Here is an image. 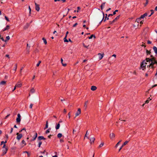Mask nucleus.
Wrapping results in <instances>:
<instances>
[{
	"label": "nucleus",
	"instance_id": "obj_1",
	"mask_svg": "<svg viewBox=\"0 0 157 157\" xmlns=\"http://www.w3.org/2000/svg\"><path fill=\"white\" fill-rule=\"evenodd\" d=\"M151 58H147L146 59L143 61L141 63L140 65V69H142L143 71H145L146 66L147 64V63L149 64V66L151 68L153 67L154 65L156 64L157 65V59L156 60L155 58L153 57L152 55L151 56Z\"/></svg>",
	"mask_w": 157,
	"mask_h": 157
},
{
	"label": "nucleus",
	"instance_id": "obj_2",
	"mask_svg": "<svg viewBox=\"0 0 157 157\" xmlns=\"http://www.w3.org/2000/svg\"><path fill=\"white\" fill-rule=\"evenodd\" d=\"M147 68L148 69L147 72L149 74H151L153 72L154 70V67L153 66V67L151 68V67H150L149 66V65H148L147 66V67H146V69Z\"/></svg>",
	"mask_w": 157,
	"mask_h": 157
},
{
	"label": "nucleus",
	"instance_id": "obj_3",
	"mask_svg": "<svg viewBox=\"0 0 157 157\" xmlns=\"http://www.w3.org/2000/svg\"><path fill=\"white\" fill-rule=\"evenodd\" d=\"M8 150V147H6V148H3L2 149V153L1 155V156H3L6 154Z\"/></svg>",
	"mask_w": 157,
	"mask_h": 157
},
{
	"label": "nucleus",
	"instance_id": "obj_4",
	"mask_svg": "<svg viewBox=\"0 0 157 157\" xmlns=\"http://www.w3.org/2000/svg\"><path fill=\"white\" fill-rule=\"evenodd\" d=\"M17 117L16 119V122L17 123H20L21 120V116L19 113L17 114Z\"/></svg>",
	"mask_w": 157,
	"mask_h": 157
},
{
	"label": "nucleus",
	"instance_id": "obj_5",
	"mask_svg": "<svg viewBox=\"0 0 157 157\" xmlns=\"http://www.w3.org/2000/svg\"><path fill=\"white\" fill-rule=\"evenodd\" d=\"M81 113V110L80 108H78V110L75 114V118L79 115Z\"/></svg>",
	"mask_w": 157,
	"mask_h": 157
},
{
	"label": "nucleus",
	"instance_id": "obj_6",
	"mask_svg": "<svg viewBox=\"0 0 157 157\" xmlns=\"http://www.w3.org/2000/svg\"><path fill=\"white\" fill-rule=\"evenodd\" d=\"M109 136L110 139L113 140L115 138V135L113 133H111L110 134Z\"/></svg>",
	"mask_w": 157,
	"mask_h": 157
},
{
	"label": "nucleus",
	"instance_id": "obj_7",
	"mask_svg": "<svg viewBox=\"0 0 157 157\" xmlns=\"http://www.w3.org/2000/svg\"><path fill=\"white\" fill-rule=\"evenodd\" d=\"M16 134L17 135V138L18 140H19L22 137V135L21 134L17 133Z\"/></svg>",
	"mask_w": 157,
	"mask_h": 157
},
{
	"label": "nucleus",
	"instance_id": "obj_8",
	"mask_svg": "<svg viewBox=\"0 0 157 157\" xmlns=\"http://www.w3.org/2000/svg\"><path fill=\"white\" fill-rule=\"evenodd\" d=\"M35 9L36 10H37V11H39L40 10L39 5L37 4L36 2H35Z\"/></svg>",
	"mask_w": 157,
	"mask_h": 157
},
{
	"label": "nucleus",
	"instance_id": "obj_9",
	"mask_svg": "<svg viewBox=\"0 0 157 157\" xmlns=\"http://www.w3.org/2000/svg\"><path fill=\"white\" fill-rule=\"evenodd\" d=\"M22 84L21 82H18L16 84V86L18 88L20 87L21 86Z\"/></svg>",
	"mask_w": 157,
	"mask_h": 157
},
{
	"label": "nucleus",
	"instance_id": "obj_10",
	"mask_svg": "<svg viewBox=\"0 0 157 157\" xmlns=\"http://www.w3.org/2000/svg\"><path fill=\"white\" fill-rule=\"evenodd\" d=\"M37 133L36 132H35L34 133V136L32 137V140H33V141L34 140L36 139V138L37 137Z\"/></svg>",
	"mask_w": 157,
	"mask_h": 157
},
{
	"label": "nucleus",
	"instance_id": "obj_11",
	"mask_svg": "<svg viewBox=\"0 0 157 157\" xmlns=\"http://www.w3.org/2000/svg\"><path fill=\"white\" fill-rule=\"evenodd\" d=\"M98 58L100 60L103 57V54H101V53H98Z\"/></svg>",
	"mask_w": 157,
	"mask_h": 157
},
{
	"label": "nucleus",
	"instance_id": "obj_12",
	"mask_svg": "<svg viewBox=\"0 0 157 157\" xmlns=\"http://www.w3.org/2000/svg\"><path fill=\"white\" fill-rule=\"evenodd\" d=\"M120 18V15H119L117 17L113 20V21L111 23L115 22L117 21V19H118Z\"/></svg>",
	"mask_w": 157,
	"mask_h": 157
},
{
	"label": "nucleus",
	"instance_id": "obj_13",
	"mask_svg": "<svg viewBox=\"0 0 157 157\" xmlns=\"http://www.w3.org/2000/svg\"><path fill=\"white\" fill-rule=\"evenodd\" d=\"M90 143L91 144L92 143H94L95 140V138L94 137H91L90 139Z\"/></svg>",
	"mask_w": 157,
	"mask_h": 157
},
{
	"label": "nucleus",
	"instance_id": "obj_14",
	"mask_svg": "<svg viewBox=\"0 0 157 157\" xmlns=\"http://www.w3.org/2000/svg\"><path fill=\"white\" fill-rule=\"evenodd\" d=\"M153 48L155 53L157 55V48L155 46H154Z\"/></svg>",
	"mask_w": 157,
	"mask_h": 157
},
{
	"label": "nucleus",
	"instance_id": "obj_15",
	"mask_svg": "<svg viewBox=\"0 0 157 157\" xmlns=\"http://www.w3.org/2000/svg\"><path fill=\"white\" fill-rule=\"evenodd\" d=\"M97 87L95 86H92L91 87V90L93 91H94L97 89Z\"/></svg>",
	"mask_w": 157,
	"mask_h": 157
},
{
	"label": "nucleus",
	"instance_id": "obj_16",
	"mask_svg": "<svg viewBox=\"0 0 157 157\" xmlns=\"http://www.w3.org/2000/svg\"><path fill=\"white\" fill-rule=\"evenodd\" d=\"M38 139L39 140H45V138H44L43 136H39L38 137Z\"/></svg>",
	"mask_w": 157,
	"mask_h": 157
},
{
	"label": "nucleus",
	"instance_id": "obj_17",
	"mask_svg": "<svg viewBox=\"0 0 157 157\" xmlns=\"http://www.w3.org/2000/svg\"><path fill=\"white\" fill-rule=\"evenodd\" d=\"M10 29V27L9 25H7L6 28H4L2 30L3 32L4 31Z\"/></svg>",
	"mask_w": 157,
	"mask_h": 157
},
{
	"label": "nucleus",
	"instance_id": "obj_18",
	"mask_svg": "<svg viewBox=\"0 0 157 157\" xmlns=\"http://www.w3.org/2000/svg\"><path fill=\"white\" fill-rule=\"evenodd\" d=\"M146 53L147 55H151V52H150V51H148L147 50H146Z\"/></svg>",
	"mask_w": 157,
	"mask_h": 157
},
{
	"label": "nucleus",
	"instance_id": "obj_19",
	"mask_svg": "<svg viewBox=\"0 0 157 157\" xmlns=\"http://www.w3.org/2000/svg\"><path fill=\"white\" fill-rule=\"evenodd\" d=\"M6 81H1L0 82V85H6Z\"/></svg>",
	"mask_w": 157,
	"mask_h": 157
},
{
	"label": "nucleus",
	"instance_id": "obj_20",
	"mask_svg": "<svg viewBox=\"0 0 157 157\" xmlns=\"http://www.w3.org/2000/svg\"><path fill=\"white\" fill-rule=\"evenodd\" d=\"M147 15V13H145L143 15H141L140 18L141 19L144 18Z\"/></svg>",
	"mask_w": 157,
	"mask_h": 157
},
{
	"label": "nucleus",
	"instance_id": "obj_21",
	"mask_svg": "<svg viewBox=\"0 0 157 157\" xmlns=\"http://www.w3.org/2000/svg\"><path fill=\"white\" fill-rule=\"evenodd\" d=\"M35 91V90L33 88H32L30 90V92L32 94L34 93Z\"/></svg>",
	"mask_w": 157,
	"mask_h": 157
},
{
	"label": "nucleus",
	"instance_id": "obj_22",
	"mask_svg": "<svg viewBox=\"0 0 157 157\" xmlns=\"http://www.w3.org/2000/svg\"><path fill=\"white\" fill-rule=\"evenodd\" d=\"M88 135H89V134L88 132V131H87L86 132V134L85 135L84 139H85L86 137L87 139H89V137L88 136Z\"/></svg>",
	"mask_w": 157,
	"mask_h": 157
},
{
	"label": "nucleus",
	"instance_id": "obj_23",
	"mask_svg": "<svg viewBox=\"0 0 157 157\" xmlns=\"http://www.w3.org/2000/svg\"><path fill=\"white\" fill-rule=\"evenodd\" d=\"M151 100V98H149L147 99L145 101V103H149L150 100Z\"/></svg>",
	"mask_w": 157,
	"mask_h": 157
},
{
	"label": "nucleus",
	"instance_id": "obj_24",
	"mask_svg": "<svg viewBox=\"0 0 157 157\" xmlns=\"http://www.w3.org/2000/svg\"><path fill=\"white\" fill-rule=\"evenodd\" d=\"M105 3V2H103L102 4L101 5V10L103 9V7H104Z\"/></svg>",
	"mask_w": 157,
	"mask_h": 157
},
{
	"label": "nucleus",
	"instance_id": "obj_25",
	"mask_svg": "<svg viewBox=\"0 0 157 157\" xmlns=\"http://www.w3.org/2000/svg\"><path fill=\"white\" fill-rule=\"evenodd\" d=\"M60 126V124L59 123H58V124H57V125L56 126V130L59 129V128Z\"/></svg>",
	"mask_w": 157,
	"mask_h": 157
},
{
	"label": "nucleus",
	"instance_id": "obj_26",
	"mask_svg": "<svg viewBox=\"0 0 157 157\" xmlns=\"http://www.w3.org/2000/svg\"><path fill=\"white\" fill-rule=\"evenodd\" d=\"M121 140H120L117 143V144L115 146V147L116 148H117L118 146V145H119V144H120V143H121Z\"/></svg>",
	"mask_w": 157,
	"mask_h": 157
},
{
	"label": "nucleus",
	"instance_id": "obj_27",
	"mask_svg": "<svg viewBox=\"0 0 157 157\" xmlns=\"http://www.w3.org/2000/svg\"><path fill=\"white\" fill-rule=\"evenodd\" d=\"M17 64H16L15 65V67H14V68L13 69V70L14 71V72H15V71L16 70V69H17Z\"/></svg>",
	"mask_w": 157,
	"mask_h": 157
},
{
	"label": "nucleus",
	"instance_id": "obj_28",
	"mask_svg": "<svg viewBox=\"0 0 157 157\" xmlns=\"http://www.w3.org/2000/svg\"><path fill=\"white\" fill-rule=\"evenodd\" d=\"M141 18H140H140H137L136 19V21L137 22V23H139V22H140V21H141Z\"/></svg>",
	"mask_w": 157,
	"mask_h": 157
},
{
	"label": "nucleus",
	"instance_id": "obj_29",
	"mask_svg": "<svg viewBox=\"0 0 157 157\" xmlns=\"http://www.w3.org/2000/svg\"><path fill=\"white\" fill-rule=\"evenodd\" d=\"M94 37V38H95V36L94 35L92 34V35H91L89 37H88V38H89V39H91L92 38V37Z\"/></svg>",
	"mask_w": 157,
	"mask_h": 157
},
{
	"label": "nucleus",
	"instance_id": "obj_30",
	"mask_svg": "<svg viewBox=\"0 0 157 157\" xmlns=\"http://www.w3.org/2000/svg\"><path fill=\"white\" fill-rule=\"evenodd\" d=\"M62 134L61 133H59L57 135V137L59 138H60L62 136Z\"/></svg>",
	"mask_w": 157,
	"mask_h": 157
},
{
	"label": "nucleus",
	"instance_id": "obj_31",
	"mask_svg": "<svg viewBox=\"0 0 157 157\" xmlns=\"http://www.w3.org/2000/svg\"><path fill=\"white\" fill-rule=\"evenodd\" d=\"M42 40H43L44 43L45 44H47V41H46V39L45 38H43V39H42Z\"/></svg>",
	"mask_w": 157,
	"mask_h": 157
},
{
	"label": "nucleus",
	"instance_id": "obj_32",
	"mask_svg": "<svg viewBox=\"0 0 157 157\" xmlns=\"http://www.w3.org/2000/svg\"><path fill=\"white\" fill-rule=\"evenodd\" d=\"M67 37H66V36H65L64 38V42H68V40L67 39H66Z\"/></svg>",
	"mask_w": 157,
	"mask_h": 157
},
{
	"label": "nucleus",
	"instance_id": "obj_33",
	"mask_svg": "<svg viewBox=\"0 0 157 157\" xmlns=\"http://www.w3.org/2000/svg\"><path fill=\"white\" fill-rule=\"evenodd\" d=\"M128 141H126L123 144H122V145L124 146L125 145H126L128 143Z\"/></svg>",
	"mask_w": 157,
	"mask_h": 157
},
{
	"label": "nucleus",
	"instance_id": "obj_34",
	"mask_svg": "<svg viewBox=\"0 0 157 157\" xmlns=\"http://www.w3.org/2000/svg\"><path fill=\"white\" fill-rule=\"evenodd\" d=\"M104 145V143H101L99 145V147H102V146H103Z\"/></svg>",
	"mask_w": 157,
	"mask_h": 157
},
{
	"label": "nucleus",
	"instance_id": "obj_35",
	"mask_svg": "<svg viewBox=\"0 0 157 157\" xmlns=\"http://www.w3.org/2000/svg\"><path fill=\"white\" fill-rule=\"evenodd\" d=\"M22 144H24V145L23 146V147L26 144V143L25 140H23L22 141Z\"/></svg>",
	"mask_w": 157,
	"mask_h": 157
},
{
	"label": "nucleus",
	"instance_id": "obj_36",
	"mask_svg": "<svg viewBox=\"0 0 157 157\" xmlns=\"http://www.w3.org/2000/svg\"><path fill=\"white\" fill-rule=\"evenodd\" d=\"M48 128V121H47L46 122V126L45 127V128Z\"/></svg>",
	"mask_w": 157,
	"mask_h": 157
},
{
	"label": "nucleus",
	"instance_id": "obj_37",
	"mask_svg": "<svg viewBox=\"0 0 157 157\" xmlns=\"http://www.w3.org/2000/svg\"><path fill=\"white\" fill-rule=\"evenodd\" d=\"M42 144V142L41 141H40L38 143V147H40V146Z\"/></svg>",
	"mask_w": 157,
	"mask_h": 157
},
{
	"label": "nucleus",
	"instance_id": "obj_38",
	"mask_svg": "<svg viewBox=\"0 0 157 157\" xmlns=\"http://www.w3.org/2000/svg\"><path fill=\"white\" fill-rule=\"evenodd\" d=\"M68 118L70 119L71 118V112H69L68 114Z\"/></svg>",
	"mask_w": 157,
	"mask_h": 157
},
{
	"label": "nucleus",
	"instance_id": "obj_39",
	"mask_svg": "<svg viewBox=\"0 0 157 157\" xmlns=\"http://www.w3.org/2000/svg\"><path fill=\"white\" fill-rule=\"evenodd\" d=\"M6 147H8L6 146V144H3V145L2 147V149L6 148Z\"/></svg>",
	"mask_w": 157,
	"mask_h": 157
},
{
	"label": "nucleus",
	"instance_id": "obj_40",
	"mask_svg": "<svg viewBox=\"0 0 157 157\" xmlns=\"http://www.w3.org/2000/svg\"><path fill=\"white\" fill-rule=\"evenodd\" d=\"M151 14L149 16V17L151 16V15H152L154 13V10H151Z\"/></svg>",
	"mask_w": 157,
	"mask_h": 157
},
{
	"label": "nucleus",
	"instance_id": "obj_41",
	"mask_svg": "<svg viewBox=\"0 0 157 157\" xmlns=\"http://www.w3.org/2000/svg\"><path fill=\"white\" fill-rule=\"evenodd\" d=\"M41 63V61H39L38 62V63L37 64L36 66L38 67L39 66L40 64V63Z\"/></svg>",
	"mask_w": 157,
	"mask_h": 157
},
{
	"label": "nucleus",
	"instance_id": "obj_42",
	"mask_svg": "<svg viewBox=\"0 0 157 157\" xmlns=\"http://www.w3.org/2000/svg\"><path fill=\"white\" fill-rule=\"evenodd\" d=\"M88 102V101H86L85 102V106H86V107H87V104Z\"/></svg>",
	"mask_w": 157,
	"mask_h": 157
},
{
	"label": "nucleus",
	"instance_id": "obj_43",
	"mask_svg": "<svg viewBox=\"0 0 157 157\" xmlns=\"http://www.w3.org/2000/svg\"><path fill=\"white\" fill-rule=\"evenodd\" d=\"M118 11V10H116L113 12V15H115V14H116V13Z\"/></svg>",
	"mask_w": 157,
	"mask_h": 157
},
{
	"label": "nucleus",
	"instance_id": "obj_44",
	"mask_svg": "<svg viewBox=\"0 0 157 157\" xmlns=\"http://www.w3.org/2000/svg\"><path fill=\"white\" fill-rule=\"evenodd\" d=\"M0 38L3 41H4L5 42H6L7 41V40H4L3 37H2V38Z\"/></svg>",
	"mask_w": 157,
	"mask_h": 157
},
{
	"label": "nucleus",
	"instance_id": "obj_45",
	"mask_svg": "<svg viewBox=\"0 0 157 157\" xmlns=\"http://www.w3.org/2000/svg\"><path fill=\"white\" fill-rule=\"evenodd\" d=\"M24 152L27 153V154H28V156H30V154L28 151H25Z\"/></svg>",
	"mask_w": 157,
	"mask_h": 157
},
{
	"label": "nucleus",
	"instance_id": "obj_46",
	"mask_svg": "<svg viewBox=\"0 0 157 157\" xmlns=\"http://www.w3.org/2000/svg\"><path fill=\"white\" fill-rule=\"evenodd\" d=\"M6 40H9L10 39V37L9 36H8L6 37Z\"/></svg>",
	"mask_w": 157,
	"mask_h": 157
},
{
	"label": "nucleus",
	"instance_id": "obj_47",
	"mask_svg": "<svg viewBox=\"0 0 157 157\" xmlns=\"http://www.w3.org/2000/svg\"><path fill=\"white\" fill-rule=\"evenodd\" d=\"M63 113H64L65 114L67 113V110L65 109H64L63 110Z\"/></svg>",
	"mask_w": 157,
	"mask_h": 157
},
{
	"label": "nucleus",
	"instance_id": "obj_48",
	"mask_svg": "<svg viewBox=\"0 0 157 157\" xmlns=\"http://www.w3.org/2000/svg\"><path fill=\"white\" fill-rule=\"evenodd\" d=\"M5 17L6 19L8 21H9V19L8 18V17L6 16H5Z\"/></svg>",
	"mask_w": 157,
	"mask_h": 157
},
{
	"label": "nucleus",
	"instance_id": "obj_49",
	"mask_svg": "<svg viewBox=\"0 0 157 157\" xmlns=\"http://www.w3.org/2000/svg\"><path fill=\"white\" fill-rule=\"evenodd\" d=\"M124 147V146L122 145L121 147H120L119 151H120L122 149V147Z\"/></svg>",
	"mask_w": 157,
	"mask_h": 157
},
{
	"label": "nucleus",
	"instance_id": "obj_50",
	"mask_svg": "<svg viewBox=\"0 0 157 157\" xmlns=\"http://www.w3.org/2000/svg\"><path fill=\"white\" fill-rule=\"evenodd\" d=\"M33 105V104H31L30 105V106H29L30 108H31V109H32V108Z\"/></svg>",
	"mask_w": 157,
	"mask_h": 157
},
{
	"label": "nucleus",
	"instance_id": "obj_51",
	"mask_svg": "<svg viewBox=\"0 0 157 157\" xmlns=\"http://www.w3.org/2000/svg\"><path fill=\"white\" fill-rule=\"evenodd\" d=\"M77 9H78V10L77 11V12H78V11H79V10H80V8L79 7H77Z\"/></svg>",
	"mask_w": 157,
	"mask_h": 157
},
{
	"label": "nucleus",
	"instance_id": "obj_52",
	"mask_svg": "<svg viewBox=\"0 0 157 157\" xmlns=\"http://www.w3.org/2000/svg\"><path fill=\"white\" fill-rule=\"evenodd\" d=\"M29 13H31V9L30 7V6H29Z\"/></svg>",
	"mask_w": 157,
	"mask_h": 157
},
{
	"label": "nucleus",
	"instance_id": "obj_53",
	"mask_svg": "<svg viewBox=\"0 0 157 157\" xmlns=\"http://www.w3.org/2000/svg\"><path fill=\"white\" fill-rule=\"evenodd\" d=\"M105 15H106V17H105V19L104 20V21H105V19H107V20H108L109 19V17H107V14H105Z\"/></svg>",
	"mask_w": 157,
	"mask_h": 157
},
{
	"label": "nucleus",
	"instance_id": "obj_54",
	"mask_svg": "<svg viewBox=\"0 0 157 157\" xmlns=\"http://www.w3.org/2000/svg\"><path fill=\"white\" fill-rule=\"evenodd\" d=\"M49 132H50V131H49V129H47V130L46 131V133H49Z\"/></svg>",
	"mask_w": 157,
	"mask_h": 157
},
{
	"label": "nucleus",
	"instance_id": "obj_55",
	"mask_svg": "<svg viewBox=\"0 0 157 157\" xmlns=\"http://www.w3.org/2000/svg\"><path fill=\"white\" fill-rule=\"evenodd\" d=\"M143 22H144V21L143 20H142L140 21V23L141 25H142V24H143Z\"/></svg>",
	"mask_w": 157,
	"mask_h": 157
},
{
	"label": "nucleus",
	"instance_id": "obj_56",
	"mask_svg": "<svg viewBox=\"0 0 157 157\" xmlns=\"http://www.w3.org/2000/svg\"><path fill=\"white\" fill-rule=\"evenodd\" d=\"M60 143H63L64 142V140L63 139H61L60 140Z\"/></svg>",
	"mask_w": 157,
	"mask_h": 157
},
{
	"label": "nucleus",
	"instance_id": "obj_57",
	"mask_svg": "<svg viewBox=\"0 0 157 157\" xmlns=\"http://www.w3.org/2000/svg\"><path fill=\"white\" fill-rule=\"evenodd\" d=\"M83 44L84 47L86 48H88V47L89 46V45H88V46H86L84 44Z\"/></svg>",
	"mask_w": 157,
	"mask_h": 157
},
{
	"label": "nucleus",
	"instance_id": "obj_58",
	"mask_svg": "<svg viewBox=\"0 0 157 157\" xmlns=\"http://www.w3.org/2000/svg\"><path fill=\"white\" fill-rule=\"evenodd\" d=\"M77 24H78L77 23H75V24H74L73 25V27H75L77 25Z\"/></svg>",
	"mask_w": 157,
	"mask_h": 157
},
{
	"label": "nucleus",
	"instance_id": "obj_59",
	"mask_svg": "<svg viewBox=\"0 0 157 157\" xmlns=\"http://www.w3.org/2000/svg\"><path fill=\"white\" fill-rule=\"evenodd\" d=\"M17 87L15 85L13 89V91L15 90Z\"/></svg>",
	"mask_w": 157,
	"mask_h": 157
},
{
	"label": "nucleus",
	"instance_id": "obj_60",
	"mask_svg": "<svg viewBox=\"0 0 157 157\" xmlns=\"http://www.w3.org/2000/svg\"><path fill=\"white\" fill-rule=\"evenodd\" d=\"M149 74L148 73H146V74H145V75L146 76H148V75Z\"/></svg>",
	"mask_w": 157,
	"mask_h": 157
},
{
	"label": "nucleus",
	"instance_id": "obj_61",
	"mask_svg": "<svg viewBox=\"0 0 157 157\" xmlns=\"http://www.w3.org/2000/svg\"><path fill=\"white\" fill-rule=\"evenodd\" d=\"M68 31H67L66 32V36H66L67 37V35H68Z\"/></svg>",
	"mask_w": 157,
	"mask_h": 157
},
{
	"label": "nucleus",
	"instance_id": "obj_62",
	"mask_svg": "<svg viewBox=\"0 0 157 157\" xmlns=\"http://www.w3.org/2000/svg\"><path fill=\"white\" fill-rule=\"evenodd\" d=\"M151 41H150L149 40H148L147 41V43L148 44H151Z\"/></svg>",
	"mask_w": 157,
	"mask_h": 157
},
{
	"label": "nucleus",
	"instance_id": "obj_63",
	"mask_svg": "<svg viewBox=\"0 0 157 157\" xmlns=\"http://www.w3.org/2000/svg\"><path fill=\"white\" fill-rule=\"evenodd\" d=\"M146 4L145 5V6H146L148 3V0H146Z\"/></svg>",
	"mask_w": 157,
	"mask_h": 157
},
{
	"label": "nucleus",
	"instance_id": "obj_64",
	"mask_svg": "<svg viewBox=\"0 0 157 157\" xmlns=\"http://www.w3.org/2000/svg\"><path fill=\"white\" fill-rule=\"evenodd\" d=\"M112 56L114 57V58H115L116 57V55L115 54H113Z\"/></svg>",
	"mask_w": 157,
	"mask_h": 157
}]
</instances>
